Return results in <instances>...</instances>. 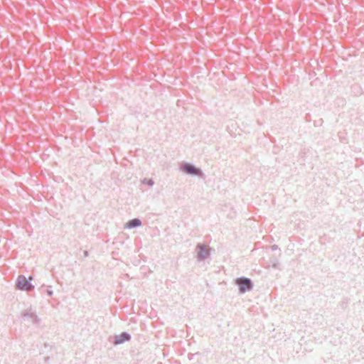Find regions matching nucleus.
<instances>
[{"mask_svg": "<svg viewBox=\"0 0 364 364\" xmlns=\"http://www.w3.org/2000/svg\"><path fill=\"white\" fill-rule=\"evenodd\" d=\"M182 170L187 173L198 176L200 177L203 176V173L199 168H196L191 164H186L181 167Z\"/></svg>", "mask_w": 364, "mask_h": 364, "instance_id": "obj_4", "label": "nucleus"}, {"mask_svg": "<svg viewBox=\"0 0 364 364\" xmlns=\"http://www.w3.org/2000/svg\"><path fill=\"white\" fill-rule=\"evenodd\" d=\"M16 286L21 290L31 291L33 289V286L22 275L18 277Z\"/></svg>", "mask_w": 364, "mask_h": 364, "instance_id": "obj_3", "label": "nucleus"}, {"mask_svg": "<svg viewBox=\"0 0 364 364\" xmlns=\"http://www.w3.org/2000/svg\"><path fill=\"white\" fill-rule=\"evenodd\" d=\"M141 225V221L139 219L135 218V219H133V220H131L130 221H129L128 223L127 224V226L129 228H133L140 226Z\"/></svg>", "mask_w": 364, "mask_h": 364, "instance_id": "obj_7", "label": "nucleus"}, {"mask_svg": "<svg viewBox=\"0 0 364 364\" xmlns=\"http://www.w3.org/2000/svg\"><path fill=\"white\" fill-rule=\"evenodd\" d=\"M131 339V336L126 333L123 332L120 335L116 336L114 337V344L118 345L124 343V341H128Z\"/></svg>", "mask_w": 364, "mask_h": 364, "instance_id": "obj_5", "label": "nucleus"}, {"mask_svg": "<svg viewBox=\"0 0 364 364\" xmlns=\"http://www.w3.org/2000/svg\"><path fill=\"white\" fill-rule=\"evenodd\" d=\"M84 256L87 257L88 256V252L87 250L84 251Z\"/></svg>", "mask_w": 364, "mask_h": 364, "instance_id": "obj_9", "label": "nucleus"}, {"mask_svg": "<svg viewBox=\"0 0 364 364\" xmlns=\"http://www.w3.org/2000/svg\"><path fill=\"white\" fill-rule=\"evenodd\" d=\"M237 284L239 285V291L240 293H245L253 288V284L250 279L246 277H240L237 279Z\"/></svg>", "mask_w": 364, "mask_h": 364, "instance_id": "obj_1", "label": "nucleus"}, {"mask_svg": "<svg viewBox=\"0 0 364 364\" xmlns=\"http://www.w3.org/2000/svg\"><path fill=\"white\" fill-rule=\"evenodd\" d=\"M143 183H146L149 186H152L154 185V181L152 179H144L142 181Z\"/></svg>", "mask_w": 364, "mask_h": 364, "instance_id": "obj_8", "label": "nucleus"}, {"mask_svg": "<svg viewBox=\"0 0 364 364\" xmlns=\"http://www.w3.org/2000/svg\"><path fill=\"white\" fill-rule=\"evenodd\" d=\"M197 259L198 261L205 260L210 256V250L207 245L198 244L196 248Z\"/></svg>", "mask_w": 364, "mask_h": 364, "instance_id": "obj_2", "label": "nucleus"}, {"mask_svg": "<svg viewBox=\"0 0 364 364\" xmlns=\"http://www.w3.org/2000/svg\"><path fill=\"white\" fill-rule=\"evenodd\" d=\"M25 318L31 319L33 323H36L38 322V316L33 312L26 311L23 314Z\"/></svg>", "mask_w": 364, "mask_h": 364, "instance_id": "obj_6", "label": "nucleus"}]
</instances>
